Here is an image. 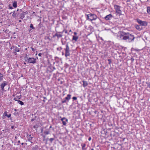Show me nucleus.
Here are the masks:
<instances>
[{"instance_id":"obj_1","label":"nucleus","mask_w":150,"mask_h":150,"mask_svg":"<svg viewBox=\"0 0 150 150\" xmlns=\"http://www.w3.org/2000/svg\"><path fill=\"white\" fill-rule=\"evenodd\" d=\"M117 38L119 40H126L129 42H130L134 40V37L133 35L129 33L120 31L118 33Z\"/></svg>"},{"instance_id":"obj_2","label":"nucleus","mask_w":150,"mask_h":150,"mask_svg":"<svg viewBox=\"0 0 150 150\" xmlns=\"http://www.w3.org/2000/svg\"><path fill=\"white\" fill-rule=\"evenodd\" d=\"M28 55L26 54L24 58V59L25 62L31 64H35L36 63V59L34 57H28Z\"/></svg>"},{"instance_id":"obj_3","label":"nucleus","mask_w":150,"mask_h":150,"mask_svg":"<svg viewBox=\"0 0 150 150\" xmlns=\"http://www.w3.org/2000/svg\"><path fill=\"white\" fill-rule=\"evenodd\" d=\"M114 8L117 14L119 15V16L122 15V11L120 9L121 7L117 5H115Z\"/></svg>"},{"instance_id":"obj_4","label":"nucleus","mask_w":150,"mask_h":150,"mask_svg":"<svg viewBox=\"0 0 150 150\" xmlns=\"http://www.w3.org/2000/svg\"><path fill=\"white\" fill-rule=\"evenodd\" d=\"M87 19L91 21L95 20L97 18V16L95 14H90L87 15Z\"/></svg>"},{"instance_id":"obj_5","label":"nucleus","mask_w":150,"mask_h":150,"mask_svg":"<svg viewBox=\"0 0 150 150\" xmlns=\"http://www.w3.org/2000/svg\"><path fill=\"white\" fill-rule=\"evenodd\" d=\"M65 50V56L66 57L69 56L70 55L69 48L68 44H67L66 45V48L64 49Z\"/></svg>"},{"instance_id":"obj_6","label":"nucleus","mask_w":150,"mask_h":150,"mask_svg":"<svg viewBox=\"0 0 150 150\" xmlns=\"http://www.w3.org/2000/svg\"><path fill=\"white\" fill-rule=\"evenodd\" d=\"M137 22L140 24V26H146L147 25V23L145 21H142L139 19L137 20Z\"/></svg>"},{"instance_id":"obj_7","label":"nucleus","mask_w":150,"mask_h":150,"mask_svg":"<svg viewBox=\"0 0 150 150\" xmlns=\"http://www.w3.org/2000/svg\"><path fill=\"white\" fill-rule=\"evenodd\" d=\"M62 34L60 32H57L55 35L53 36V37L54 38L55 37H57L58 38H59L62 37Z\"/></svg>"},{"instance_id":"obj_8","label":"nucleus","mask_w":150,"mask_h":150,"mask_svg":"<svg viewBox=\"0 0 150 150\" xmlns=\"http://www.w3.org/2000/svg\"><path fill=\"white\" fill-rule=\"evenodd\" d=\"M7 85V83L5 81H4L3 83L0 86L1 88V90L4 91V86Z\"/></svg>"},{"instance_id":"obj_9","label":"nucleus","mask_w":150,"mask_h":150,"mask_svg":"<svg viewBox=\"0 0 150 150\" xmlns=\"http://www.w3.org/2000/svg\"><path fill=\"white\" fill-rule=\"evenodd\" d=\"M61 120L62 121V123L64 125H66V122L68 120L65 117H63L61 119Z\"/></svg>"},{"instance_id":"obj_10","label":"nucleus","mask_w":150,"mask_h":150,"mask_svg":"<svg viewBox=\"0 0 150 150\" xmlns=\"http://www.w3.org/2000/svg\"><path fill=\"white\" fill-rule=\"evenodd\" d=\"M112 17V15L111 14H110L106 16L105 18L106 20H108L110 19Z\"/></svg>"},{"instance_id":"obj_11","label":"nucleus","mask_w":150,"mask_h":150,"mask_svg":"<svg viewBox=\"0 0 150 150\" xmlns=\"http://www.w3.org/2000/svg\"><path fill=\"white\" fill-rule=\"evenodd\" d=\"M55 68L54 67H49L48 69L50 71V72H52L55 69Z\"/></svg>"},{"instance_id":"obj_12","label":"nucleus","mask_w":150,"mask_h":150,"mask_svg":"<svg viewBox=\"0 0 150 150\" xmlns=\"http://www.w3.org/2000/svg\"><path fill=\"white\" fill-rule=\"evenodd\" d=\"M135 28L137 30H141L142 29V27H141V26L139 25H136L135 26Z\"/></svg>"},{"instance_id":"obj_13","label":"nucleus","mask_w":150,"mask_h":150,"mask_svg":"<svg viewBox=\"0 0 150 150\" xmlns=\"http://www.w3.org/2000/svg\"><path fill=\"white\" fill-rule=\"evenodd\" d=\"M17 11H14V12H13V14H12V16L13 17V18H15L17 15Z\"/></svg>"},{"instance_id":"obj_14","label":"nucleus","mask_w":150,"mask_h":150,"mask_svg":"<svg viewBox=\"0 0 150 150\" xmlns=\"http://www.w3.org/2000/svg\"><path fill=\"white\" fill-rule=\"evenodd\" d=\"M13 48H14V50L15 51V52H19L20 51V48L17 47L16 46L13 47Z\"/></svg>"},{"instance_id":"obj_15","label":"nucleus","mask_w":150,"mask_h":150,"mask_svg":"<svg viewBox=\"0 0 150 150\" xmlns=\"http://www.w3.org/2000/svg\"><path fill=\"white\" fill-rule=\"evenodd\" d=\"M13 6L14 8H16L17 7V2L16 1H14L13 4Z\"/></svg>"},{"instance_id":"obj_16","label":"nucleus","mask_w":150,"mask_h":150,"mask_svg":"<svg viewBox=\"0 0 150 150\" xmlns=\"http://www.w3.org/2000/svg\"><path fill=\"white\" fill-rule=\"evenodd\" d=\"M38 146L36 145L35 146L32 147V150H38Z\"/></svg>"},{"instance_id":"obj_17","label":"nucleus","mask_w":150,"mask_h":150,"mask_svg":"<svg viewBox=\"0 0 150 150\" xmlns=\"http://www.w3.org/2000/svg\"><path fill=\"white\" fill-rule=\"evenodd\" d=\"M70 98L71 95L68 94L67 95V96L65 98V99L66 100H69L70 99Z\"/></svg>"},{"instance_id":"obj_18","label":"nucleus","mask_w":150,"mask_h":150,"mask_svg":"<svg viewBox=\"0 0 150 150\" xmlns=\"http://www.w3.org/2000/svg\"><path fill=\"white\" fill-rule=\"evenodd\" d=\"M83 86L84 87H86V86H87L88 85V83H87V82L86 81H83Z\"/></svg>"},{"instance_id":"obj_19","label":"nucleus","mask_w":150,"mask_h":150,"mask_svg":"<svg viewBox=\"0 0 150 150\" xmlns=\"http://www.w3.org/2000/svg\"><path fill=\"white\" fill-rule=\"evenodd\" d=\"M82 150H86V148H85L86 144H81Z\"/></svg>"},{"instance_id":"obj_20","label":"nucleus","mask_w":150,"mask_h":150,"mask_svg":"<svg viewBox=\"0 0 150 150\" xmlns=\"http://www.w3.org/2000/svg\"><path fill=\"white\" fill-rule=\"evenodd\" d=\"M25 17V16L23 15V14L22 13H21V14H20V18L21 19H23Z\"/></svg>"},{"instance_id":"obj_21","label":"nucleus","mask_w":150,"mask_h":150,"mask_svg":"<svg viewBox=\"0 0 150 150\" xmlns=\"http://www.w3.org/2000/svg\"><path fill=\"white\" fill-rule=\"evenodd\" d=\"M17 102H18V103L19 104L21 105H24L23 102L19 100H18Z\"/></svg>"},{"instance_id":"obj_22","label":"nucleus","mask_w":150,"mask_h":150,"mask_svg":"<svg viewBox=\"0 0 150 150\" xmlns=\"http://www.w3.org/2000/svg\"><path fill=\"white\" fill-rule=\"evenodd\" d=\"M33 137H31V135L30 134L29 136L28 140L29 142H31V141L32 140Z\"/></svg>"},{"instance_id":"obj_23","label":"nucleus","mask_w":150,"mask_h":150,"mask_svg":"<svg viewBox=\"0 0 150 150\" xmlns=\"http://www.w3.org/2000/svg\"><path fill=\"white\" fill-rule=\"evenodd\" d=\"M147 12L150 14V7H147Z\"/></svg>"},{"instance_id":"obj_24","label":"nucleus","mask_w":150,"mask_h":150,"mask_svg":"<svg viewBox=\"0 0 150 150\" xmlns=\"http://www.w3.org/2000/svg\"><path fill=\"white\" fill-rule=\"evenodd\" d=\"M3 75L2 74L0 73V80H2L3 79Z\"/></svg>"},{"instance_id":"obj_25","label":"nucleus","mask_w":150,"mask_h":150,"mask_svg":"<svg viewBox=\"0 0 150 150\" xmlns=\"http://www.w3.org/2000/svg\"><path fill=\"white\" fill-rule=\"evenodd\" d=\"M30 27L32 29H35V28L33 27V25L32 24H30Z\"/></svg>"},{"instance_id":"obj_26","label":"nucleus","mask_w":150,"mask_h":150,"mask_svg":"<svg viewBox=\"0 0 150 150\" xmlns=\"http://www.w3.org/2000/svg\"><path fill=\"white\" fill-rule=\"evenodd\" d=\"M44 133L45 135H47L49 134V131H45L44 132Z\"/></svg>"},{"instance_id":"obj_27","label":"nucleus","mask_w":150,"mask_h":150,"mask_svg":"<svg viewBox=\"0 0 150 150\" xmlns=\"http://www.w3.org/2000/svg\"><path fill=\"white\" fill-rule=\"evenodd\" d=\"M74 35L73 36L72 41L73 42L74 40H75V32H74Z\"/></svg>"},{"instance_id":"obj_28","label":"nucleus","mask_w":150,"mask_h":150,"mask_svg":"<svg viewBox=\"0 0 150 150\" xmlns=\"http://www.w3.org/2000/svg\"><path fill=\"white\" fill-rule=\"evenodd\" d=\"M54 139L53 138H51L50 139H49V141H50V142L52 143V141L54 140Z\"/></svg>"},{"instance_id":"obj_29","label":"nucleus","mask_w":150,"mask_h":150,"mask_svg":"<svg viewBox=\"0 0 150 150\" xmlns=\"http://www.w3.org/2000/svg\"><path fill=\"white\" fill-rule=\"evenodd\" d=\"M7 112L6 111L4 113V115L3 116H7Z\"/></svg>"},{"instance_id":"obj_30","label":"nucleus","mask_w":150,"mask_h":150,"mask_svg":"<svg viewBox=\"0 0 150 150\" xmlns=\"http://www.w3.org/2000/svg\"><path fill=\"white\" fill-rule=\"evenodd\" d=\"M64 32L66 33H67V30H64L63 31L60 32V33H61L62 34Z\"/></svg>"},{"instance_id":"obj_31","label":"nucleus","mask_w":150,"mask_h":150,"mask_svg":"<svg viewBox=\"0 0 150 150\" xmlns=\"http://www.w3.org/2000/svg\"><path fill=\"white\" fill-rule=\"evenodd\" d=\"M22 13L25 16V15L26 14H27L28 13V12L27 11H26L25 12H23Z\"/></svg>"},{"instance_id":"obj_32","label":"nucleus","mask_w":150,"mask_h":150,"mask_svg":"<svg viewBox=\"0 0 150 150\" xmlns=\"http://www.w3.org/2000/svg\"><path fill=\"white\" fill-rule=\"evenodd\" d=\"M9 8L10 9H13V7L12 6H11V4H9Z\"/></svg>"},{"instance_id":"obj_33","label":"nucleus","mask_w":150,"mask_h":150,"mask_svg":"<svg viewBox=\"0 0 150 150\" xmlns=\"http://www.w3.org/2000/svg\"><path fill=\"white\" fill-rule=\"evenodd\" d=\"M66 102V100L65 98L62 101V103H64Z\"/></svg>"},{"instance_id":"obj_34","label":"nucleus","mask_w":150,"mask_h":150,"mask_svg":"<svg viewBox=\"0 0 150 150\" xmlns=\"http://www.w3.org/2000/svg\"><path fill=\"white\" fill-rule=\"evenodd\" d=\"M11 114H9L8 115H7V116H6L8 118H9L11 117Z\"/></svg>"},{"instance_id":"obj_35","label":"nucleus","mask_w":150,"mask_h":150,"mask_svg":"<svg viewBox=\"0 0 150 150\" xmlns=\"http://www.w3.org/2000/svg\"><path fill=\"white\" fill-rule=\"evenodd\" d=\"M33 127L35 128V129H36L37 128H38V127H37L36 126L34 125L33 126Z\"/></svg>"},{"instance_id":"obj_36","label":"nucleus","mask_w":150,"mask_h":150,"mask_svg":"<svg viewBox=\"0 0 150 150\" xmlns=\"http://www.w3.org/2000/svg\"><path fill=\"white\" fill-rule=\"evenodd\" d=\"M42 55V54L41 53H40L38 54V56L40 57H41Z\"/></svg>"},{"instance_id":"obj_37","label":"nucleus","mask_w":150,"mask_h":150,"mask_svg":"<svg viewBox=\"0 0 150 150\" xmlns=\"http://www.w3.org/2000/svg\"><path fill=\"white\" fill-rule=\"evenodd\" d=\"M14 100L16 101H17V100H18L17 99V98H14Z\"/></svg>"},{"instance_id":"obj_38","label":"nucleus","mask_w":150,"mask_h":150,"mask_svg":"<svg viewBox=\"0 0 150 150\" xmlns=\"http://www.w3.org/2000/svg\"><path fill=\"white\" fill-rule=\"evenodd\" d=\"M31 49H32V50L34 52V51H35V49H34L33 48V47H31Z\"/></svg>"},{"instance_id":"obj_39","label":"nucleus","mask_w":150,"mask_h":150,"mask_svg":"<svg viewBox=\"0 0 150 150\" xmlns=\"http://www.w3.org/2000/svg\"><path fill=\"white\" fill-rule=\"evenodd\" d=\"M148 86L150 88V82L148 84Z\"/></svg>"},{"instance_id":"obj_40","label":"nucleus","mask_w":150,"mask_h":150,"mask_svg":"<svg viewBox=\"0 0 150 150\" xmlns=\"http://www.w3.org/2000/svg\"><path fill=\"white\" fill-rule=\"evenodd\" d=\"M18 145L19 144H20L21 142H20V141H19V140L18 141Z\"/></svg>"},{"instance_id":"obj_41","label":"nucleus","mask_w":150,"mask_h":150,"mask_svg":"<svg viewBox=\"0 0 150 150\" xmlns=\"http://www.w3.org/2000/svg\"><path fill=\"white\" fill-rule=\"evenodd\" d=\"M35 120V119H33V118L31 120V121H34V120Z\"/></svg>"},{"instance_id":"obj_42","label":"nucleus","mask_w":150,"mask_h":150,"mask_svg":"<svg viewBox=\"0 0 150 150\" xmlns=\"http://www.w3.org/2000/svg\"><path fill=\"white\" fill-rule=\"evenodd\" d=\"M14 128V126H11V128L12 129H13Z\"/></svg>"},{"instance_id":"obj_43","label":"nucleus","mask_w":150,"mask_h":150,"mask_svg":"<svg viewBox=\"0 0 150 150\" xmlns=\"http://www.w3.org/2000/svg\"><path fill=\"white\" fill-rule=\"evenodd\" d=\"M88 139L89 141H90L91 140V137H89Z\"/></svg>"},{"instance_id":"obj_44","label":"nucleus","mask_w":150,"mask_h":150,"mask_svg":"<svg viewBox=\"0 0 150 150\" xmlns=\"http://www.w3.org/2000/svg\"><path fill=\"white\" fill-rule=\"evenodd\" d=\"M21 98V96H19L18 97V98L19 99H20Z\"/></svg>"},{"instance_id":"obj_45","label":"nucleus","mask_w":150,"mask_h":150,"mask_svg":"<svg viewBox=\"0 0 150 150\" xmlns=\"http://www.w3.org/2000/svg\"><path fill=\"white\" fill-rule=\"evenodd\" d=\"M72 98L74 100H75V96L73 97Z\"/></svg>"},{"instance_id":"obj_46","label":"nucleus","mask_w":150,"mask_h":150,"mask_svg":"<svg viewBox=\"0 0 150 150\" xmlns=\"http://www.w3.org/2000/svg\"><path fill=\"white\" fill-rule=\"evenodd\" d=\"M47 38L50 40H51V39L49 38V37H48Z\"/></svg>"},{"instance_id":"obj_47","label":"nucleus","mask_w":150,"mask_h":150,"mask_svg":"<svg viewBox=\"0 0 150 150\" xmlns=\"http://www.w3.org/2000/svg\"><path fill=\"white\" fill-rule=\"evenodd\" d=\"M78 39V37H76V41Z\"/></svg>"},{"instance_id":"obj_48","label":"nucleus","mask_w":150,"mask_h":150,"mask_svg":"<svg viewBox=\"0 0 150 150\" xmlns=\"http://www.w3.org/2000/svg\"><path fill=\"white\" fill-rule=\"evenodd\" d=\"M52 128V127L51 126H50V128Z\"/></svg>"},{"instance_id":"obj_49","label":"nucleus","mask_w":150,"mask_h":150,"mask_svg":"<svg viewBox=\"0 0 150 150\" xmlns=\"http://www.w3.org/2000/svg\"><path fill=\"white\" fill-rule=\"evenodd\" d=\"M130 1V0H127V1L129 2Z\"/></svg>"},{"instance_id":"obj_50","label":"nucleus","mask_w":150,"mask_h":150,"mask_svg":"<svg viewBox=\"0 0 150 150\" xmlns=\"http://www.w3.org/2000/svg\"><path fill=\"white\" fill-rule=\"evenodd\" d=\"M21 144H22V145H23V144H24V143H21Z\"/></svg>"},{"instance_id":"obj_51","label":"nucleus","mask_w":150,"mask_h":150,"mask_svg":"<svg viewBox=\"0 0 150 150\" xmlns=\"http://www.w3.org/2000/svg\"><path fill=\"white\" fill-rule=\"evenodd\" d=\"M19 10V9H18L16 11H17V12H18V11Z\"/></svg>"},{"instance_id":"obj_52","label":"nucleus","mask_w":150,"mask_h":150,"mask_svg":"<svg viewBox=\"0 0 150 150\" xmlns=\"http://www.w3.org/2000/svg\"><path fill=\"white\" fill-rule=\"evenodd\" d=\"M23 64H26V63L25 62H24Z\"/></svg>"},{"instance_id":"obj_53","label":"nucleus","mask_w":150,"mask_h":150,"mask_svg":"<svg viewBox=\"0 0 150 150\" xmlns=\"http://www.w3.org/2000/svg\"><path fill=\"white\" fill-rule=\"evenodd\" d=\"M19 22H21V20H19Z\"/></svg>"},{"instance_id":"obj_54","label":"nucleus","mask_w":150,"mask_h":150,"mask_svg":"<svg viewBox=\"0 0 150 150\" xmlns=\"http://www.w3.org/2000/svg\"><path fill=\"white\" fill-rule=\"evenodd\" d=\"M64 54V53L63 52H62V54L63 55Z\"/></svg>"},{"instance_id":"obj_55","label":"nucleus","mask_w":150,"mask_h":150,"mask_svg":"<svg viewBox=\"0 0 150 150\" xmlns=\"http://www.w3.org/2000/svg\"><path fill=\"white\" fill-rule=\"evenodd\" d=\"M71 32V30H69V32Z\"/></svg>"},{"instance_id":"obj_56","label":"nucleus","mask_w":150,"mask_h":150,"mask_svg":"<svg viewBox=\"0 0 150 150\" xmlns=\"http://www.w3.org/2000/svg\"><path fill=\"white\" fill-rule=\"evenodd\" d=\"M42 131H43V129H42V130H41V132H42Z\"/></svg>"},{"instance_id":"obj_57","label":"nucleus","mask_w":150,"mask_h":150,"mask_svg":"<svg viewBox=\"0 0 150 150\" xmlns=\"http://www.w3.org/2000/svg\"><path fill=\"white\" fill-rule=\"evenodd\" d=\"M91 150H94V149H91Z\"/></svg>"},{"instance_id":"obj_58","label":"nucleus","mask_w":150,"mask_h":150,"mask_svg":"<svg viewBox=\"0 0 150 150\" xmlns=\"http://www.w3.org/2000/svg\"><path fill=\"white\" fill-rule=\"evenodd\" d=\"M31 142V143H33V142H32V141H31V142Z\"/></svg>"},{"instance_id":"obj_59","label":"nucleus","mask_w":150,"mask_h":150,"mask_svg":"<svg viewBox=\"0 0 150 150\" xmlns=\"http://www.w3.org/2000/svg\"><path fill=\"white\" fill-rule=\"evenodd\" d=\"M43 137L44 138H45V136H44Z\"/></svg>"},{"instance_id":"obj_60","label":"nucleus","mask_w":150,"mask_h":150,"mask_svg":"<svg viewBox=\"0 0 150 150\" xmlns=\"http://www.w3.org/2000/svg\"><path fill=\"white\" fill-rule=\"evenodd\" d=\"M18 47H20V45H18Z\"/></svg>"},{"instance_id":"obj_61","label":"nucleus","mask_w":150,"mask_h":150,"mask_svg":"<svg viewBox=\"0 0 150 150\" xmlns=\"http://www.w3.org/2000/svg\"><path fill=\"white\" fill-rule=\"evenodd\" d=\"M15 110L16 111V109H15Z\"/></svg>"},{"instance_id":"obj_62","label":"nucleus","mask_w":150,"mask_h":150,"mask_svg":"<svg viewBox=\"0 0 150 150\" xmlns=\"http://www.w3.org/2000/svg\"><path fill=\"white\" fill-rule=\"evenodd\" d=\"M75 99H76V98H75Z\"/></svg>"},{"instance_id":"obj_63","label":"nucleus","mask_w":150,"mask_h":150,"mask_svg":"<svg viewBox=\"0 0 150 150\" xmlns=\"http://www.w3.org/2000/svg\"><path fill=\"white\" fill-rule=\"evenodd\" d=\"M14 53H15V52H14Z\"/></svg>"}]
</instances>
